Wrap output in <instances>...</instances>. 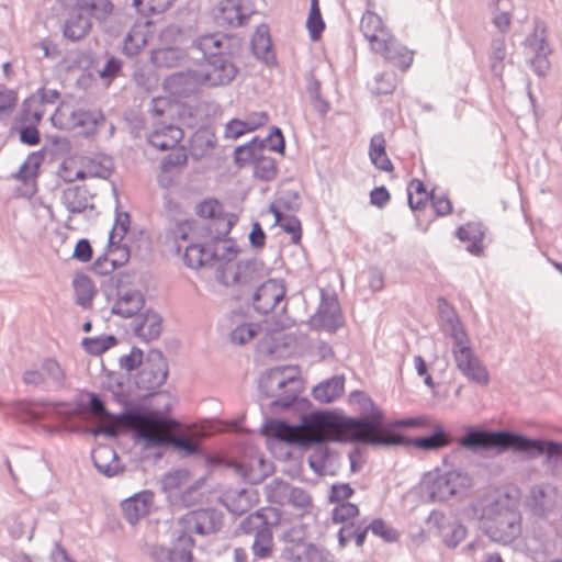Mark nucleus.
I'll return each mask as SVG.
<instances>
[{"instance_id":"1","label":"nucleus","mask_w":562,"mask_h":562,"mask_svg":"<svg viewBox=\"0 0 562 562\" xmlns=\"http://www.w3.org/2000/svg\"><path fill=\"white\" fill-rule=\"evenodd\" d=\"M472 517L493 542L510 544L522 532L519 497L507 490L497 488L476 497L470 505Z\"/></svg>"},{"instance_id":"2","label":"nucleus","mask_w":562,"mask_h":562,"mask_svg":"<svg viewBox=\"0 0 562 562\" xmlns=\"http://www.w3.org/2000/svg\"><path fill=\"white\" fill-rule=\"evenodd\" d=\"M189 52L199 65L202 86L226 87L239 72L233 36L220 32L200 35L191 42Z\"/></svg>"},{"instance_id":"3","label":"nucleus","mask_w":562,"mask_h":562,"mask_svg":"<svg viewBox=\"0 0 562 562\" xmlns=\"http://www.w3.org/2000/svg\"><path fill=\"white\" fill-rule=\"evenodd\" d=\"M292 368L279 366L267 369L259 379V392L262 397H276L269 404V411L278 414L283 411H305L312 403L301 397L302 380L295 374H288Z\"/></svg>"},{"instance_id":"4","label":"nucleus","mask_w":562,"mask_h":562,"mask_svg":"<svg viewBox=\"0 0 562 562\" xmlns=\"http://www.w3.org/2000/svg\"><path fill=\"white\" fill-rule=\"evenodd\" d=\"M349 400L358 405L359 416H347L342 413V422L345 426V437L336 439L341 443H364L372 447H382L370 441L372 436L364 432H374L382 435L386 419L382 408L375 405L373 400L361 390H355L350 393Z\"/></svg>"},{"instance_id":"5","label":"nucleus","mask_w":562,"mask_h":562,"mask_svg":"<svg viewBox=\"0 0 562 562\" xmlns=\"http://www.w3.org/2000/svg\"><path fill=\"white\" fill-rule=\"evenodd\" d=\"M422 490L430 502H446L471 486V477L460 470L442 471L436 468L423 475Z\"/></svg>"},{"instance_id":"6","label":"nucleus","mask_w":562,"mask_h":562,"mask_svg":"<svg viewBox=\"0 0 562 562\" xmlns=\"http://www.w3.org/2000/svg\"><path fill=\"white\" fill-rule=\"evenodd\" d=\"M518 434L512 430H487L467 426L459 445L473 452L496 450L502 453L512 450L516 453Z\"/></svg>"},{"instance_id":"7","label":"nucleus","mask_w":562,"mask_h":562,"mask_svg":"<svg viewBox=\"0 0 562 562\" xmlns=\"http://www.w3.org/2000/svg\"><path fill=\"white\" fill-rule=\"evenodd\" d=\"M133 276L127 272H120L111 276L106 284L103 285V291L109 295L108 288L115 290L116 302L111 308L113 315L123 318H131L137 315L145 305V297L143 293L132 288Z\"/></svg>"},{"instance_id":"8","label":"nucleus","mask_w":562,"mask_h":562,"mask_svg":"<svg viewBox=\"0 0 562 562\" xmlns=\"http://www.w3.org/2000/svg\"><path fill=\"white\" fill-rule=\"evenodd\" d=\"M370 441L374 445H381L382 447H414L423 451H435L446 447H449L453 438L440 424H436L431 432L427 436L411 438L406 435H394L392 438H370Z\"/></svg>"},{"instance_id":"9","label":"nucleus","mask_w":562,"mask_h":562,"mask_svg":"<svg viewBox=\"0 0 562 562\" xmlns=\"http://www.w3.org/2000/svg\"><path fill=\"white\" fill-rule=\"evenodd\" d=\"M168 375L169 367L162 351L150 349L135 378V385L138 390L147 391L148 395H155L157 390L165 384Z\"/></svg>"},{"instance_id":"10","label":"nucleus","mask_w":562,"mask_h":562,"mask_svg":"<svg viewBox=\"0 0 562 562\" xmlns=\"http://www.w3.org/2000/svg\"><path fill=\"white\" fill-rule=\"evenodd\" d=\"M310 323L313 327L325 329L329 334H335L345 325L341 306L334 290L321 289L319 303Z\"/></svg>"},{"instance_id":"11","label":"nucleus","mask_w":562,"mask_h":562,"mask_svg":"<svg viewBox=\"0 0 562 562\" xmlns=\"http://www.w3.org/2000/svg\"><path fill=\"white\" fill-rule=\"evenodd\" d=\"M195 213L199 217L211 220L205 227L216 241L225 240L238 217L233 213H225L223 204L217 199H205L198 203Z\"/></svg>"},{"instance_id":"12","label":"nucleus","mask_w":562,"mask_h":562,"mask_svg":"<svg viewBox=\"0 0 562 562\" xmlns=\"http://www.w3.org/2000/svg\"><path fill=\"white\" fill-rule=\"evenodd\" d=\"M516 453H521L530 460L544 456L548 467H562V441L518 434Z\"/></svg>"},{"instance_id":"13","label":"nucleus","mask_w":562,"mask_h":562,"mask_svg":"<svg viewBox=\"0 0 562 562\" xmlns=\"http://www.w3.org/2000/svg\"><path fill=\"white\" fill-rule=\"evenodd\" d=\"M278 138L276 144L269 145V150L284 155L285 151V138L282 130L279 126H271L268 135L265 138L254 136L249 142L239 145L234 150V161L238 167H244L247 164H255L259 155L266 148V140Z\"/></svg>"},{"instance_id":"14","label":"nucleus","mask_w":562,"mask_h":562,"mask_svg":"<svg viewBox=\"0 0 562 562\" xmlns=\"http://www.w3.org/2000/svg\"><path fill=\"white\" fill-rule=\"evenodd\" d=\"M223 519L222 510L215 507H201L182 515L178 524L191 535L209 536L221 530Z\"/></svg>"},{"instance_id":"15","label":"nucleus","mask_w":562,"mask_h":562,"mask_svg":"<svg viewBox=\"0 0 562 562\" xmlns=\"http://www.w3.org/2000/svg\"><path fill=\"white\" fill-rule=\"evenodd\" d=\"M439 311L449 326V336L453 340L452 355L454 360L464 358L473 353L470 346L468 333L453 306L443 296L438 297Z\"/></svg>"},{"instance_id":"16","label":"nucleus","mask_w":562,"mask_h":562,"mask_svg":"<svg viewBox=\"0 0 562 562\" xmlns=\"http://www.w3.org/2000/svg\"><path fill=\"white\" fill-rule=\"evenodd\" d=\"M50 124L58 130H71L83 127L88 133H94L97 127L105 122V116L101 110L78 109L71 111L65 119V113L60 106H57L49 117Z\"/></svg>"},{"instance_id":"17","label":"nucleus","mask_w":562,"mask_h":562,"mask_svg":"<svg viewBox=\"0 0 562 562\" xmlns=\"http://www.w3.org/2000/svg\"><path fill=\"white\" fill-rule=\"evenodd\" d=\"M252 293V305L257 313L267 315L272 312L285 296V286L282 280H262Z\"/></svg>"},{"instance_id":"18","label":"nucleus","mask_w":562,"mask_h":562,"mask_svg":"<svg viewBox=\"0 0 562 562\" xmlns=\"http://www.w3.org/2000/svg\"><path fill=\"white\" fill-rule=\"evenodd\" d=\"M311 407L312 405L305 411H296L297 413H301L297 427L304 429L330 428L337 432V438L345 437V426L341 411L314 409L308 412Z\"/></svg>"},{"instance_id":"19","label":"nucleus","mask_w":562,"mask_h":562,"mask_svg":"<svg viewBox=\"0 0 562 562\" xmlns=\"http://www.w3.org/2000/svg\"><path fill=\"white\" fill-rule=\"evenodd\" d=\"M228 285L252 289L265 279V263L256 257L239 260L235 268L227 272Z\"/></svg>"},{"instance_id":"20","label":"nucleus","mask_w":562,"mask_h":562,"mask_svg":"<svg viewBox=\"0 0 562 562\" xmlns=\"http://www.w3.org/2000/svg\"><path fill=\"white\" fill-rule=\"evenodd\" d=\"M544 32V23L537 22L535 31L525 41L527 46L535 49V55L529 63L532 71L539 78L546 77L551 66L548 56L552 53V49L547 42Z\"/></svg>"},{"instance_id":"21","label":"nucleus","mask_w":562,"mask_h":562,"mask_svg":"<svg viewBox=\"0 0 562 562\" xmlns=\"http://www.w3.org/2000/svg\"><path fill=\"white\" fill-rule=\"evenodd\" d=\"M430 520L434 521L442 543L449 549L457 548L468 535L467 527L460 520L443 513L434 510Z\"/></svg>"},{"instance_id":"22","label":"nucleus","mask_w":562,"mask_h":562,"mask_svg":"<svg viewBox=\"0 0 562 562\" xmlns=\"http://www.w3.org/2000/svg\"><path fill=\"white\" fill-rule=\"evenodd\" d=\"M557 492L550 485H533L526 497V507L532 516L547 519L557 507Z\"/></svg>"},{"instance_id":"23","label":"nucleus","mask_w":562,"mask_h":562,"mask_svg":"<svg viewBox=\"0 0 562 562\" xmlns=\"http://www.w3.org/2000/svg\"><path fill=\"white\" fill-rule=\"evenodd\" d=\"M220 241L211 235L210 243H191L186 247L183 262L188 268L199 269L202 267L214 268L218 263L216 245Z\"/></svg>"},{"instance_id":"24","label":"nucleus","mask_w":562,"mask_h":562,"mask_svg":"<svg viewBox=\"0 0 562 562\" xmlns=\"http://www.w3.org/2000/svg\"><path fill=\"white\" fill-rule=\"evenodd\" d=\"M372 50L394 64L402 71H406L413 63V52L402 45L391 33L384 34L381 41L372 47Z\"/></svg>"},{"instance_id":"25","label":"nucleus","mask_w":562,"mask_h":562,"mask_svg":"<svg viewBox=\"0 0 562 562\" xmlns=\"http://www.w3.org/2000/svg\"><path fill=\"white\" fill-rule=\"evenodd\" d=\"M252 12L244 0H221L216 8L215 21L220 26L238 27L248 21Z\"/></svg>"},{"instance_id":"26","label":"nucleus","mask_w":562,"mask_h":562,"mask_svg":"<svg viewBox=\"0 0 562 562\" xmlns=\"http://www.w3.org/2000/svg\"><path fill=\"white\" fill-rule=\"evenodd\" d=\"M307 463L318 476H335L340 469V454L338 451L330 449L327 442L321 443L318 448L310 453Z\"/></svg>"},{"instance_id":"27","label":"nucleus","mask_w":562,"mask_h":562,"mask_svg":"<svg viewBox=\"0 0 562 562\" xmlns=\"http://www.w3.org/2000/svg\"><path fill=\"white\" fill-rule=\"evenodd\" d=\"M183 137L184 132L180 126L176 124H158L147 135V143L160 151H167L179 146Z\"/></svg>"},{"instance_id":"28","label":"nucleus","mask_w":562,"mask_h":562,"mask_svg":"<svg viewBox=\"0 0 562 562\" xmlns=\"http://www.w3.org/2000/svg\"><path fill=\"white\" fill-rule=\"evenodd\" d=\"M199 85H201L199 69L177 71L169 75L165 80V87L169 92L182 98L193 94Z\"/></svg>"},{"instance_id":"29","label":"nucleus","mask_w":562,"mask_h":562,"mask_svg":"<svg viewBox=\"0 0 562 562\" xmlns=\"http://www.w3.org/2000/svg\"><path fill=\"white\" fill-rule=\"evenodd\" d=\"M486 233V227L481 222H467L456 229V237L460 241H470L467 246V251L475 257H481L484 254L483 239Z\"/></svg>"},{"instance_id":"30","label":"nucleus","mask_w":562,"mask_h":562,"mask_svg":"<svg viewBox=\"0 0 562 562\" xmlns=\"http://www.w3.org/2000/svg\"><path fill=\"white\" fill-rule=\"evenodd\" d=\"M93 467L106 477H113L124 471L117 452L110 447H101L91 453Z\"/></svg>"},{"instance_id":"31","label":"nucleus","mask_w":562,"mask_h":562,"mask_svg":"<svg viewBox=\"0 0 562 562\" xmlns=\"http://www.w3.org/2000/svg\"><path fill=\"white\" fill-rule=\"evenodd\" d=\"M70 414L91 413L94 415L112 416L105 407L103 397L92 391L79 390L75 398V407Z\"/></svg>"},{"instance_id":"32","label":"nucleus","mask_w":562,"mask_h":562,"mask_svg":"<svg viewBox=\"0 0 562 562\" xmlns=\"http://www.w3.org/2000/svg\"><path fill=\"white\" fill-rule=\"evenodd\" d=\"M345 391V376L342 374L334 375L319 382L312 390L314 400L319 403H331L340 397Z\"/></svg>"},{"instance_id":"33","label":"nucleus","mask_w":562,"mask_h":562,"mask_svg":"<svg viewBox=\"0 0 562 562\" xmlns=\"http://www.w3.org/2000/svg\"><path fill=\"white\" fill-rule=\"evenodd\" d=\"M458 370L470 381L480 385H487L490 374L487 369L481 363L474 352L464 358L454 360Z\"/></svg>"},{"instance_id":"34","label":"nucleus","mask_w":562,"mask_h":562,"mask_svg":"<svg viewBox=\"0 0 562 562\" xmlns=\"http://www.w3.org/2000/svg\"><path fill=\"white\" fill-rule=\"evenodd\" d=\"M458 370L470 381L480 385H487L490 374L487 369L481 363L474 352L464 358L454 360Z\"/></svg>"},{"instance_id":"35","label":"nucleus","mask_w":562,"mask_h":562,"mask_svg":"<svg viewBox=\"0 0 562 562\" xmlns=\"http://www.w3.org/2000/svg\"><path fill=\"white\" fill-rule=\"evenodd\" d=\"M235 471L246 483L257 485L273 472V465L266 462L263 457H259L257 459V468L248 462H238L235 464Z\"/></svg>"},{"instance_id":"36","label":"nucleus","mask_w":562,"mask_h":562,"mask_svg":"<svg viewBox=\"0 0 562 562\" xmlns=\"http://www.w3.org/2000/svg\"><path fill=\"white\" fill-rule=\"evenodd\" d=\"M269 120L266 112H258L249 116L247 120L232 119L225 127V136L238 138L246 133L254 132L265 125Z\"/></svg>"},{"instance_id":"37","label":"nucleus","mask_w":562,"mask_h":562,"mask_svg":"<svg viewBox=\"0 0 562 562\" xmlns=\"http://www.w3.org/2000/svg\"><path fill=\"white\" fill-rule=\"evenodd\" d=\"M360 31L370 42L371 48L381 41L384 34L387 35L390 33L383 24L381 16L370 9H367L362 14Z\"/></svg>"},{"instance_id":"38","label":"nucleus","mask_w":562,"mask_h":562,"mask_svg":"<svg viewBox=\"0 0 562 562\" xmlns=\"http://www.w3.org/2000/svg\"><path fill=\"white\" fill-rule=\"evenodd\" d=\"M195 546V540L192 535L181 528L177 538L172 541L168 550L169 562H192V549Z\"/></svg>"},{"instance_id":"39","label":"nucleus","mask_w":562,"mask_h":562,"mask_svg":"<svg viewBox=\"0 0 562 562\" xmlns=\"http://www.w3.org/2000/svg\"><path fill=\"white\" fill-rule=\"evenodd\" d=\"M61 202L70 214H80L89 206V190L86 186H71L63 191Z\"/></svg>"},{"instance_id":"40","label":"nucleus","mask_w":562,"mask_h":562,"mask_svg":"<svg viewBox=\"0 0 562 562\" xmlns=\"http://www.w3.org/2000/svg\"><path fill=\"white\" fill-rule=\"evenodd\" d=\"M188 54L191 53L176 46L160 47L151 50L150 61L159 68H173L180 66Z\"/></svg>"},{"instance_id":"41","label":"nucleus","mask_w":562,"mask_h":562,"mask_svg":"<svg viewBox=\"0 0 562 562\" xmlns=\"http://www.w3.org/2000/svg\"><path fill=\"white\" fill-rule=\"evenodd\" d=\"M92 23L89 18L79 11H71L65 22L63 35L71 42H78L87 36Z\"/></svg>"},{"instance_id":"42","label":"nucleus","mask_w":562,"mask_h":562,"mask_svg":"<svg viewBox=\"0 0 562 562\" xmlns=\"http://www.w3.org/2000/svg\"><path fill=\"white\" fill-rule=\"evenodd\" d=\"M36 524V519L32 514L22 513L8 521V533L13 540L26 537L27 541H31L34 537Z\"/></svg>"},{"instance_id":"43","label":"nucleus","mask_w":562,"mask_h":562,"mask_svg":"<svg viewBox=\"0 0 562 562\" xmlns=\"http://www.w3.org/2000/svg\"><path fill=\"white\" fill-rule=\"evenodd\" d=\"M251 49L254 55L262 60L267 66H277V57L273 50V44L268 30L260 32L258 30L251 40Z\"/></svg>"},{"instance_id":"44","label":"nucleus","mask_w":562,"mask_h":562,"mask_svg":"<svg viewBox=\"0 0 562 562\" xmlns=\"http://www.w3.org/2000/svg\"><path fill=\"white\" fill-rule=\"evenodd\" d=\"M369 157L372 165L382 171H393L394 167L386 154L385 138L382 133L374 134L370 139Z\"/></svg>"},{"instance_id":"45","label":"nucleus","mask_w":562,"mask_h":562,"mask_svg":"<svg viewBox=\"0 0 562 562\" xmlns=\"http://www.w3.org/2000/svg\"><path fill=\"white\" fill-rule=\"evenodd\" d=\"M149 494L136 493L121 503L122 510L126 520L131 524L136 522L148 510Z\"/></svg>"},{"instance_id":"46","label":"nucleus","mask_w":562,"mask_h":562,"mask_svg":"<svg viewBox=\"0 0 562 562\" xmlns=\"http://www.w3.org/2000/svg\"><path fill=\"white\" fill-rule=\"evenodd\" d=\"M72 286L76 293V303L82 308H90L93 296L97 294V289L91 278L85 273H77L74 278Z\"/></svg>"},{"instance_id":"47","label":"nucleus","mask_w":562,"mask_h":562,"mask_svg":"<svg viewBox=\"0 0 562 562\" xmlns=\"http://www.w3.org/2000/svg\"><path fill=\"white\" fill-rule=\"evenodd\" d=\"M216 145L215 134L207 127L196 130L190 138V148L193 156H206Z\"/></svg>"},{"instance_id":"48","label":"nucleus","mask_w":562,"mask_h":562,"mask_svg":"<svg viewBox=\"0 0 562 562\" xmlns=\"http://www.w3.org/2000/svg\"><path fill=\"white\" fill-rule=\"evenodd\" d=\"M116 233L112 228L109 233V239L106 250L112 254L111 269H117L125 266L131 258V249L127 244L122 243L120 239H115Z\"/></svg>"},{"instance_id":"49","label":"nucleus","mask_w":562,"mask_h":562,"mask_svg":"<svg viewBox=\"0 0 562 562\" xmlns=\"http://www.w3.org/2000/svg\"><path fill=\"white\" fill-rule=\"evenodd\" d=\"M506 43L504 37L492 40L488 61L491 72L495 78L502 80L505 70Z\"/></svg>"},{"instance_id":"50","label":"nucleus","mask_w":562,"mask_h":562,"mask_svg":"<svg viewBox=\"0 0 562 562\" xmlns=\"http://www.w3.org/2000/svg\"><path fill=\"white\" fill-rule=\"evenodd\" d=\"M367 528L364 522L356 524L349 521L338 530L337 538L340 548H345L347 543L353 539L357 547H362L367 538Z\"/></svg>"},{"instance_id":"51","label":"nucleus","mask_w":562,"mask_h":562,"mask_svg":"<svg viewBox=\"0 0 562 562\" xmlns=\"http://www.w3.org/2000/svg\"><path fill=\"white\" fill-rule=\"evenodd\" d=\"M224 241H232V244L224 247L223 252L218 255V263L214 268L216 269L217 280L221 283L228 285L227 272L234 268L232 262L238 254V248L231 238L226 237Z\"/></svg>"},{"instance_id":"52","label":"nucleus","mask_w":562,"mask_h":562,"mask_svg":"<svg viewBox=\"0 0 562 562\" xmlns=\"http://www.w3.org/2000/svg\"><path fill=\"white\" fill-rule=\"evenodd\" d=\"M116 336L112 334H103L95 337H83L81 347L91 356H100L117 344Z\"/></svg>"},{"instance_id":"53","label":"nucleus","mask_w":562,"mask_h":562,"mask_svg":"<svg viewBox=\"0 0 562 562\" xmlns=\"http://www.w3.org/2000/svg\"><path fill=\"white\" fill-rule=\"evenodd\" d=\"M273 549V536L271 527L258 530L251 546L255 560H263L271 555Z\"/></svg>"},{"instance_id":"54","label":"nucleus","mask_w":562,"mask_h":562,"mask_svg":"<svg viewBox=\"0 0 562 562\" xmlns=\"http://www.w3.org/2000/svg\"><path fill=\"white\" fill-rule=\"evenodd\" d=\"M43 160L44 149L32 151L22 162L14 177L26 184L30 180L36 178Z\"/></svg>"},{"instance_id":"55","label":"nucleus","mask_w":562,"mask_h":562,"mask_svg":"<svg viewBox=\"0 0 562 562\" xmlns=\"http://www.w3.org/2000/svg\"><path fill=\"white\" fill-rule=\"evenodd\" d=\"M426 426V417L413 416L394 422H386L382 435H372V438H392L394 435H404L398 430L400 427L419 428Z\"/></svg>"},{"instance_id":"56","label":"nucleus","mask_w":562,"mask_h":562,"mask_svg":"<svg viewBox=\"0 0 562 562\" xmlns=\"http://www.w3.org/2000/svg\"><path fill=\"white\" fill-rule=\"evenodd\" d=\"M171 405L166 404L161 409L148 408L145 424L151 428H172L179 425V422L170 416Z\"/></svg>"},{"instance_id":"57","label":"nucleus","mask_w":562,"mask_h":562,"mask_svg":"<svg viewBox=\"0 0 562 562\" xmlns=\"http://www.w3.org/2000/svg\"><path fill=\"white\" fill-rule=\"evenodd\" d=\"M326 27L323 20L318 0H310V11L306 19V29L311 41H318Z\"/></svg>"},{"instance_id":"58","label":"nucleus","mask_w":562,"mask_h":562,"mask_svg":"<svg viewBox=\"0 0 562 562\" xmlns=\"http://www.w3.org/2000/svg\"><path fill=\"white\" fill-rule=\"evenodd\" d=\"M175 0H133L132 7L135 12L143 18H150L155 14L164 13L168 10Z\"/></svg>"},{"instance_id":"59","label":"nucleus","mask_w":562,"mask_h":562,"mask_svg":"<svg viewBox=\"0 0 562 562\" xmlns=\"http://www.w3.org/2000/svg\"><path fill=\"white\" fill-rule=\"evenodd\" d=\"M147 44V38L145 34L138 29H131L123 40L122 53L132 58L140 54L145 45Z\"/></svg>"},{"instance_id":"60","label":"nucleus","mask_w":562,"mask_h":562,"mask_svg":"<svg viewBox=\"0 0 562 562\" xmlns=\"http://www.w3.org/2000/svg\"><path fill=\"white\" fill-rule=\"evenodd\" d=\"M41 123L32 121L29 123L13 124L12 130L19 134V140L26 146H36L41 142V133L38 130Z\"/></svg>"},{"instance_id":"61","label":"nucleus","mask_w":562,"mask_h":562,"mask_svg":"<svg viewBox=\"0 0 562 562\" xmlns=\"http://www.w3.org/2000/svg\"><path fill=\"white\" fill-rule=\"evenodd\" d=\"M169 447H172L182 457L200 456L203 453L201 447L190 437L170 435Z\"/></svg>"},{"instance_id":"62","label":"nucleus","mask_w":562,"mask_h":562,"mask_svg":"<svg viewBox=\"0 0 562 562\" xmlns=\"http://www.w3.org/2000/svg\"><path fill=\"white\" fill-rule=\"evenodd\" d=\"M278 175L277 161L272 157H266L262 153L254 164V176L263 181H271Z\"/></svg>"},{"instance_id":"63","label":"nucleus","mask_w":562,"mask_h":562,"mask_svg":"<svg viewBox=\"0 0 562 562\" xmlns=\"http://www.w3.org/2000/svg\"><path fill=\"white\" fill-rule=\"evenodd\" d=\"M106 59L101 69L98 70L100 79L108 86L122 74L123 60L114 55L105 53Z\"/></svg>"},{"instance_id":"64","label":"nucleus","mask_w":562,"mask_h":562,"mask_svg":"<svg viewBox=\"0 0 562 562\" xmlns=\"http://www.w3.org/2000/svg\"><path fill=\"white\" fill-rule=\"evenodd\" d=\"M301 551L300 562H331L330 552L324 547L316 546L312 542H302Z\"/></svg>"}]
</instances>
